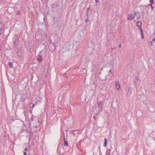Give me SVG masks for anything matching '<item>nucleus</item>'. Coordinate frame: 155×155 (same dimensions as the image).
I'll list each match as a JSON object with an SVG mask.
<instances>
[{"mask_svg":"<svg viewBox=\"0 0 155 155\" xmlns=\"http://www.w3.org/2000/svg\"><path fill=\"white\" fill-rule=\"evenodd\" d=\"M93 83L95 85H97L98 84V81L97 80H94L93 81Z\"/></svg>","mask_w":155,"mask_h":155,"instance_id":"21","label":"nucleus"},{"mask_svg":"<svg viewBox=\"0 0 155 155\" xmlns=\"http://www.w3.org/2000/svg\"><path fill=\"white\" fill-rule=\"evenodd\" d=\"M110 150L109 149H107L106 153V155H110Z\"/></svg>","mask_w":155,"mask_h":155,"instance_id":"18","label":"nucleus"},{"mask_svg":"<svg viewBox=\"0 0 155 155\" xmlns=\"http://www.w3.org/2000/svg\"><path fill=\"white\" fill-rule=\"evenodd\" d=\"M131 94V92L130 89H129L128 91V93H127V95L130 96Z\"/></svg>","mask_w":155,"mask_h":155,"instance_id":"20","label":"nucleus"},{"mask_svg":"<svg viewBox=\"0 0 155 155\" xmlns=\"http://www.w3.org/2000/svg\"><path fill=\"white\" fill-rule=\"evenodd\" d=\"M119 48H121V45H119Z\"/></svg>","mask_w":155,"mask_h":155,"instance_id":"37","label":"nucleus"},{"mask_svg":"<svg viewBox=\"0 0 155 155\" xmlns=\"http://www.w3.org/2000/svg\"><path fill=\"white\" fill-rule=\"evenodd\" d=\"M89 21V19L88 18H86L85 20V22L86 23H87Z\"/></svg>","mask_w":155,"mask_h":155,"instance_id":"25","label":"nucleus"},{"mask_svg":"<svg viewBox=\"0 0 155 155\" xmlns=\"http://www.w3.org/2000/svg\"><path fill=\"white\" fill-rule=\"evenodd\" d=\"M90 10V8H87V16H88V12H89V11Z\"/></svg>","mask_w":155,"mask_h":155,"instance_id":"22","label":"nucleus"},{"mask_svg":"<svg viewBox=\"0 0 155 155\" xmlns=\"http://www.w3.org/2000/svg\"><path fill=\"white\" fill-rule=\"evenodd\" d=\"M25 150L26 151H28V148H25Z\"/></svg>","mask_w":155,"mask_h":155,"instance_id":"27","label":"nucleus"},{"mask_svg":"<svg viewBox=\"0 0 155 155\" xmlns=\"http://www.w3.org/2000/svg\"><path fill=\"white\" fill-rule=\"evenodd\" d=\"M74 43H72L71 44H70L68 46V48L69 49L70 51H72L73 50H75L76 49L75 48H74Z\"/></svg>","mask_w":155,"mask_h":155,"instance_id":"3","label":"nucleus"},{"mask_svg":"<svg viewBox=\"0 0 155 155\" xmlns=\"http://www.w3.org/2000/svg\"><path fill=\"white\" fill-rule=\"evenodd\" d=\"M109 72L110 74H111L112 73L111 71V70H109Z\"/></svg>","mask_w":155,"mask_h":155,"instance_id":"34","label":"nucleus"},{"mask_svg":"<svg viewBox=\"0 0 155 155\" xmlns=\"http://www.w3.org/2000/svg\"><path fill=\"white\" fill-rule=\"evenodd\" d=\"M152 41H155V37L153 38V39H152Z\"/></svg>","mask_w":155,"mask_h":155,"instance_id":"31","label":"nucleus"},{"mask_svg":"<svg viewBox=\"0 0 155 155\" xmlns=\"http://www.w3.org/2000/svg\"><path fill=\"white\" fill-rule=\"evenodd\" d=\"M37 127V126H35V128H36V127Z\"/></svg>","mask_w":155,"mask_h":155,"instance_id":"40","label":"nucleus"},{"mask_svg":"<svg viewBox=\"0 0 155 155\" xmlns=\"http://www.w3.org/2000/svg\"><path fill=\"white\" fill-rule=\"evenodd\" d=\"M115 84L116 89L119 91L120 88V85L119 81H116L115 82Z\"/></svg>","mask_w":155,"mask_h":155,"instance_id":"6","label":"nucleus"},{"mask_svg":"<svg viewBox=\"0 0 155 155\" xmlns=\"http://www.w3.org/2000/svg\"><path fill=\"white\" fill-rule=\"evenodd\" d=\"M115 49V47H114V48H111V50H112V51H113V50L114 49Z\"/></svg>","mask_w":155,"mask_h":155,"instance_id":"28","label":"nucleus"},{"mask_svg":"<svg viewBox=\"0 0 155 155\" xmlns=\"http://www.w3.org/2000/svg\"><path fill=\"white\" fill-rule=\"evenodd\" d=\"M148 6H150L151 7V8L152 10H153V5H152V4H149L148 5V6H144L143 8H149Z\"/></svg>","mask_w":155,"mask_h":155,"instance_id":"15","label":"nucleus"},{"mask_svg":"<svg viewBox=\"0 0 155 155\" xmlns=\"http://www.w3.org/2000/svg\"><path fill=\"white\" fill-rule=\"evenodd\" d=\"M141 20V19L138 20V21L136 23V25L139 28H141L142 22Z\"/></svg>","mask_w":155,"mask_h":155,"instance_id":"8","label":"nucleus"},{"mask_svg":"<svg viewBox=\"0 0 155 155\" xmlns=\"http://www.w3.org/2000/svg\"><path fill=\"white\" fill-rule=\"evenodd\" d=\"M137 19L138 20L141 19L139 13L138 12H135L134 14V20L136 21Z\"/></svg>","mask_w":155,"mask_h":155,"instance_id":"1","label":"nucleus"},{"mask_svg":"<svg viewBox=\"0 0 155 155\" xmlns=\"http://www.w3.org/2000/svg\"><path fill=\"white\" fill-rule=\"evenodd\" d=\"M49 49L51 51L54 50L55 49L56 47L53 43H50L49 46Z\"/></svg>","mask_w":155,"mask_h":155,"instance_id":"4","label":"nucleus"},{"mask_svg":"<svg viewBox=\"0 0 155 155\" xmlns=\"http://www.w3.org/2000/svg\"><path fill=\"white\" fill-rule=\"evenodd\" d=\"M103 104V102L102 101H100L97 102V105H98V112L100 111H102L103 109V107L102 105Z\"/></svg>","mask_w":155,"mask_h":155,"instance_id":"2","label":"nucleus"},{"mask_svg":"<svg viewBox=\"0 0 155 155\" xmlns=\"http://www.w3.org/2000/svg\"><path fill=\"white\" fill-rule=\"evenodd\" d=\"M144 38L143 35H142V38Z\"/></svg>","mask_w":155,"mask_h":155,"instance_id":"35","label":"nucleus"},{"mask_svg":"<svg viewBox=\"0 0 155 155\" xmlns=\"http://www.w3.org/2000/svg\"><path fill=\"white\" fill-rule=\"evenodd\" d=\"M107 144V139L106 138L104 139V142L103 146L104 147H106Z\"/></svg>","mask_w":155,"mask_h":155,"instance_id":"17","label":"nucleus"},{"mask_svg":"<svg viewBox=\"0 0 155 155\" xmlns=\"http://www.w3.org/2000/svg\"><path fill=\"white\" fill-rule=\"evenodd\" d=\"M18 57L20 59L22 56V53L21 51H19L17 53Z\"/></svg>","mask_w":155,"mask_h":155,"instance_id":"9","label":"nucleus"},{"mask_svg":"<svg viewBox=\"0 0 155 155\" xmlns=\"http://www.w3.org/2000/svg\"><path fill=\"white\" fill-rule=\"evenodd\" d=\"M100 154H101V152L100 149Z\"/></svg>","mask_w":155,"mask_h":155,"instance_id":"39","label":"nucleus"},{"mask_svg":"<svg viewBox=\"0 0 155 155\" xmlns=\"http://www.w3.org/2000/svg\"><path fill=\"white\" fill-rule=\"evenodd\" d=\"M59 6V5H57L56 6V7H58Z\"/></svg>","mask_w":155,"mask_h":155,"instance_id":"38","label":"nucleus"},{"mask_svg":"<svg viewBox=\"0 0 155 155\" xmlns=\"http://www.w3.org/2000/svg\"><path fill=\"white\" fill-rule=\"evenodd\" d=\"M134 81L135 84H136V86H138L140 82L139 80L136 79V81Z\"/></svg>","mask_w":155,"mask_h":155,"instance_id":"12","label":"nucleus"},{"mask_svg":"<svg viewBox=\"0 0 155 155\" xmlns=\"http://www.w3.org/2000/svg\"><path fill=\"white\" fill-rule=\"evenodd\" d=\"M64 143L62 145V148H64L65 146L67 147L68 145V141L65 140L64 136Z\"/></svg>","mask_w":155,"mask_h":155,"instance_id":"7","label":"nucleus"},{"mask_svg":"<svg viewBox=\"0 0 155 155\" xmlns=\"http://www.w3.org/2000/svg\"><path fill=\"white\" fill-rule=\"evenodd\" d=\"M15 39L14 41V47H16L17 45L19 43V41L18 39V37L17 36H15Z\"/></svg>","mask_w":155,"mask_h":155,"instance_id":"5","label":"nucleus"},{"mask_svg":"<svg viewBox=\"0 0 155 155\" xmlns=\"http://www.w3.org/2000/svg\"><path fill=\"white\" fill-rule=\"evenodd\" d=\"M139 28L140 30L141 35H143V30H142V28Z\"/></svg>","mask_w":155,"mask_h":155,"instance_id":"23","label":"nucleus"},{"mask_svg":"<svg viewBox=\"0 0 155 155\" xmlns=\"http://www.w3.org/2000/svg\"><path fill=\"white\" fill-rule=\"evenodd\" d=\"M8 65L9 68H12L13 66V64L11 62H8Z\"/></svg>","mask_w":155,"mask_h":155,"instance_id":"19","label":"nucleus"},{"mask_svg":"<svg viewBox=\"0 0 155 155\" xmlns=\"http://www.w3.org/2000/svg\"><path fill=\"white\" fill-rule=\"evenodd\" d=\"M99 1V0H95V2L97 3H98Z\"/></svg>","mask_w":155,"mask_h":155,"instance_id":"30","label":"nucleus"},{"mask_svg":"<svg viewBox=\"0 0 155 155\" xmlns=\"http://www.w3.org/2000/svg\"><path fill=\"white\" fill-rule=\"evenodd\" d=\"M93 118L95 120H96V117L95 116H94L93 117Z\"/></svg>","mask_w":155,"mask_h":155,"instance_id":"32","label":"nucleus"},{"mask_svg":"<svg viewBox=\"0 0 155 155\" xmlns=\"http://www.w3.org/2000/svg\"><path fill=\"white\" fill-rule=\"evenodd\" d=\"M104 6L105 8H108V7L110 6L109 3L108 2H106V3H105L104 4Z\"/></svg>","mask_w":155,"mask_h":155,"instance_id":"16","label":"nucleus"},{"mask_svg":"<svg viewBox=\"0 0 155 155\" xmlns=\"http://www.w3.org/2000/svg\"><path fill=\"white\" fill-rule=\"evenodd\" d=\"M37 59L39 62H41L42 61V58L40 55H38L37 58Z\"/></svg>","mask_w":155,"mask_h":155,"instance_id":"11","label":"nucleus"},{"mask_svg":"<svg viewBox=\"0 0 155 155\" xmlns=\"http://www.w3.org/2000/svg\"><path fill=\"white\" fill-rule=\"evenodd\" d=\"M60 153H61V154H63L64 153V152H62V153H61V151H60Z\"/></svg>","mask_w":155,"mask_h":155,"instance_id":"36","label":"nucleus"},{"mask_svg":"<svg viewBox=\"0 0 155 155\" xmlns=\"http://www.w3.org/2000/svg\"><path fill=\"white\" fill-rule=\"evenodd\" d=\"M27 154V153L26 152H25L24 153V155H26Z\"/></svg>","mask_w":155,"mask_h":155,"instance_id":"33","label":"nucleus"},{"mask_svg":"<svg viewBox=\"0 0 155 155\" xmlns=\"http://www.w3.org/2000/svg\"><path fill=\"white\" fill-rule=\"evenodd\" d=\"M35 106V105L34 104H33V105H32V110L33 108Z\"/></svg>","mask_w":155,"mask_h":155,"instance_id":"26","label":"nucleus"},{"mask_svg":"<svg viewBox=\"0 0 155 155\" xmlns=\"http://www.w3.org/2000/svg\"><path fill=\"white\" fill-rule=\"evenodd\" d=\"M3 27L4 25L1 22L0 23V35L2 33V28H3Z\"/></svg>","mask_w":155,"mask_h":155,"instance_id":"13","label":"nucleus"},{"mask_svg":"<svg viewBox=\"0 0 155 155\" xmlns=\"http://www.w3.org/2000/svg\"><path fill=\"white\" fill-rule=\"evenodd\" d=\"M110 74H108L107 75L105 76L104 78H102V77L100 76L99 77V79L101 81H105L107 80V77L109 76Z\"/></svg>","mask_w":155,"mask_h":155,"instance_id":"10","label":"nucleus"},{"mask_svg":"<svg viewBox=\"0 0 155 155\" xmlns=\"http://www.w3.org/2000/svg\"><path fill=\"white\" fill-rule=\"evenodd\" d=\"M133 17L132 15L130 14L129 15L127 18V19L129 20H131L133 19Z\"/></svg>","mask_w":155,"mask_h":155,"instance_id":"14","label":"nucleus"},{"mask_svg":"<svg viewBox=\"0 0 155 155\" xmlns=\"http://www.w3.org/2000/svg\"><path fill=\"white\" fill-rule=\"evenodd\" d=\"M70 83H69L68 84H66V86L67 87V86H69L70 84Z\"/></svg>","mask_w":155,"mask_h":155,"instance_id":"29","label":"nucleus"},{"mask_svg":"<svg viewBox=\"0 0 155 155\" xmlns=\"http://www.w3.org/2000/svg\"><path fill=\"white\" fill-rule=\"evenodd\" d=\"M151 4H153L154 3V1L153 0H149Z\"/></svg>","mask_w":155,"mask_h":155,"instance_id":"24","label":"nucleus"}]
</instances>
